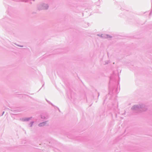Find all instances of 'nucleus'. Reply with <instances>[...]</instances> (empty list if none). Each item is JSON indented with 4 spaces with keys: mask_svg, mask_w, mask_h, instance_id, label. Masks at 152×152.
I'll return each mask as SVG.
<instances>
[{
    "mask_svg": "<svg viewBox=\"0 0 152 152\" xmlns=\"http://www.w3.org/2000/svg\"><path fill=\"white\" fill-rule=\"evenodd\" d=\"M44 125V123H41L40 124H39V126H43Z\"/></svg>",
    "mask_w": 152,
    "mask_h": 152,
    "instance_id": "obj_1",
    "label": "nucleus"
}]
</instances>
